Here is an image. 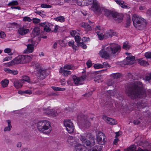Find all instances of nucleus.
<instances>
[{
    "instance_id": "obj_7",
    "label": "nucleus",
    "mask_w": 151,
    "mask_h": 151,
    "mask_svg": "<svg viewBox=\"0 0 151 151\" xmlns=\"http://www.w3.org/2000/svg\"><path fill=\"white\" fill-rule=\"evenodd\" d=\"M64 124L69 133H72L73 132L74 130V127L73 122L70 120H67L64 121Z\"/></svg>"
},
{
    "instance_id": "obj_24",
    "label": "nucleus",
    "mask_w": 151,
    "mask_h": 151,
    "mask_svg": "<svg viewBox=\"0 0 151 151\" xmlns=\"http://www.w3.org/2000/svg\"><path fill=\"white\" fill-rule=\"evenodd\" d=\"M74 41L71 40L68 42V45L70 47H72L74 51L75 52L78 50V47L77 46L74 45Z\"/></svg>"
},
{
    "instance_id": "obj_25",
    "label": "nucleus",
    "mask_w": 151,
    "mask_h": 151,
    "mask_svg": "<svg viewBox=\"0 0 151 151\" xmlns=\"http://www.w3.org/2000/svg\"><path fill=\"white\" fill-rule=\"evenodd\" d=\"M103 10H104V14L109 18L112 17V14L114 12H111L110 11L105 9L104 8Z\"/></svg>"
},
{
    "instance_id": "obj_50",
    "label": "nucleus",
    "mask_w": 151,
    "mask_h": 151,
    "mask_svg": "<svg viewBox=\"0 0 151 151\" xmlns=\"http://www.w3.org/2000/svg\"><path fill=\"white\" fill-rule=\"evenodd\" d=\"M33 22L35 24L38 23L40 22V19L36 18H33L32 19Z\"/></svg>"
},
{
    "instance_id": "obj_12",
    "label": "nucleus",
    "mask_w": 151,
    "mask_h": 151,
    "mask_svg": "<svg viewBox=\"0 0 151 151\" xmlns=\"http://www.w3.org/2000/svg\"><path fill=\"white\" fill-rule=\"evenodd\" d=\"M31 66L33 67L35 71L37 72V73L41 71L43 69L40 64L37 62H34L32 63Z\"/></svg>"
},
{
    "instance_id": "obj_14",
    "label": "nucleus",
    "mask_w": 151,
    "mask_h": 151,
    "mask_svg": "<svg viewBox=\"0 0 151 151\" xmlns=\"http://www.w3.org/2000/svg\"><path fill=\"white\" fill-rule=\"evenodd\" d=\"M92 136H93L91 133H84L80 135V138L81 140L83 143L85 141L88 139V138L90 139L92 138Z\"/></svg>"
},
{
    "instance_id": "obj_43",
    "label": "nucleus",
    "mask_w": 151,
    "mask_h": 151,
    "mask_svg": "<svg viewBox=\"0 0 151 151\" xmlns=\"http://www.w3.org/2000/svg\"><path fill=\"white\" fill-rule=\"evenodd\" d=\"M136 148V146L134 145H133L131 146H130L128 148L129 149L128 150V151H137L135 150V149Z\"/></svg>"
},
{
    "instance_id": "obj_10",
    "label": "nucleus",
    "mask_w": 151,
    "mask_h": 151,
    "mask_svg": "<svg viewBox=\"0 0 151 151\" xmlns=\"http://www.w3.org/2000/svg\"><path fill=\"white\" fill-rule=\"evenodd\" d=\"M81 118L80 122L83 127L88 128L90 126L91 123L88 121L86 116H82Z\"/></svg>"
},
{
    "instance_id": "obj_9",
    "label": "nucleus",
    "mask_w": 151,
    "mask_h": 151,
    "mask_svg": "<svg viewBox=\"0 0 151 151\" xmlns=\"http://www.w3.org/2000/svg\"><path fill=\"white\" fill-rule=\"evenodd\" d=\"M112 17L116 23H119L122 21L123 16L122 14L114 12L112 14Z\"/></svg>"
},
{
    "instance_id": "obj_20",
    "label": "nucleus",
    "mask_w": 151,
    "mask_h": 151,
    "mask_svg": "<svg viewBox=\"0 0 151 151\" xmlns=\"http://www.w3.org/2000/svg\"><path fill=\"white\" fill-rule=\"evenodd\" d=\"M35 44H33V41L32 42L31 44H28L27 45V49L26 50V52L27 53H31L33 52L34 50L33 46H35Z\"/></svg>"
},
{
    "instance_id": "obj_56",
    "label": "nucleus",
    "mask_w": 151,
    "mask_h": 151,
    "mask_svg": "<svg viewBox=\"0 0 151 151\" xmlns=\"http://www.w3.org/2000/svg\"><path fill=\"white\" fill-rule=\"evenodd\" d=\"M86 64L88 68H90L92 65V63L90 60H88Z\"/></svg>"
},
{
    "instance_id": "obj_3",
    "label": "nucleus",
    "mask_w": 151,
    "mask_h": 151,
    "mask_svg": "<svg viewBox=\"0 0 151 151\" xmlns=\"http://www.w3.org/2000/svg\"><path fill=\"white\" fill-rule=\"evenodd\" d=\"M38 131L45 134H49L52 130L50 122L46 120L40 121L37 124Z\"/></svg>"
},
{
    "instance_id": "obj_26",
    "label": "nucleus",
    "mask_w": 151,
    "mask_h": 151,
    "mask_svg": "<svg viewBox=\"0 0 151 151\" xmlns=\"http://www.w3.org/2000/svg\"><path fill=\"white\" fill-rule=\"evenodd\" d=\"M96 138L97 141L100 144L103 145L106 142L105 136H104V137H96Z\"/></svg>"
},
{
    "instance_id": "obj_38",
    "label": "nucleus",
    "mask_w": 151,
    "mask_h": 151,
    "mask_svg": "<svg viewBox=\"0 0 151 151\" xmlns=\"http://www.w3.org/2000/svg\"><path fill=\"white\" fill-rule=\"evenodd\" d=\"M102 147L100 145H96L93 148V151H101Z\"/></svg>"
},
{
    "instance_id": "obj_33",
    "label": "nucleus",
    "mask_w": 151,
    "mask_h": 151,
    "mask_svg": "<svg viewBox=\"0 0 151 151\" xmlns=\"http://www.w3.org/2000/svg\"><path fill=\"white\" fill-rule=\"evenodd\" d=\"M110 76H112L114 79H117L122 76V74L120 73H116L111 74Z\"/></svg>"
},
{
    "instance_id": "obj_61",
    "label": "nucleus",
    "mask_w": 151,
    "mask_h": 151,
    "mask_svg": "<svg viewBox=\"0 0 151 151\" xmlns=\"http://www.w3.org/2000/svg\"><path fill=\"white\" fill-rule=\"evenodd\" d=\"M86 75L85 74V73H84L81 76V77H80L81 79V81L82 82L83 81H84L85 78H86Z\"/></svg>"
},
{
    "instance_id": "obj_62",
    "label": "nucleus",
    "mask_w": 151,
    "mask_h": 151,
    "mask_svg": "<svg viewBox=\"0 0 151 151\" xmlns=\"http://www.w3.org/2000/svg\"><path fill=\"white\" fill-rule=\"evenodd\" d=\"M48 27L49 29H50V31L53 29L54 25L51 23H48Z\"/></svg>"
},
{
    "instance_id": "obj_57",
    "label": "nucleus",
    "mask_w": 151,
    "mask_h": 151,
    "mask_svg": "<svg viewBox=\"0 0 151 151\" xmlns=\"http://www.w3.org/2000/svg\"><path fill=\"white\" fill-rule=\"evenodd\" d=\"M54 29L53 30H52V32H54L55 33H56L58 31V29L59 26L56 25L54 26Z\"/></svg>"
},
{
    "instance_id": "obj_40",
    "label": "nucleus",
    "mask_w": 151,
    "mask_h": 151,
    "mask_svg": "<svg viewBox=\"0 0 151 151\" xmlns=\"http://www.w3.org/2000/svg\"><path fill=\"white\" fill-rule=\"evenodd\" d=\"M96 33L98 35L99 39L100 40H102L104 39H105V37H104V35H103L102 33H100L99 32H97Z\"/></svg>"
},
{
    "instance_id": "obj_34",
    "label": "nucleus",
    "mask_w": 151,
    "mask_h": 151,
    "mask_svg": "<svg viewBox=\"0 0 151 151\" xmlns=\"http://www.w3.org/2000/svg\"><path fill=\"white\" fill-rule=\"evenodd\" d=\"M9 82V81L7 79H5L3 81H2L1 83L3 87L4 88L5 87L8 85Z\"/></svg>"
},
{
    "instance_id": "obj_53",
    "label": "nucleus",
    "mask_w": 151,
    "mask_h": 151,
    "mask_svg": "<svg viewBox=\"0 0 151 151\" xmlns=\"http://www.w3.org/2000/svg\"><path fill=\"white\" fill-rule=\"evenodd\" d=\"M15 64H16L14 59L8 63V66H9Z\"/></svg>"
},
{
    "instance_id": "obj_23",
    "label": "nucleus",
    "mask_w": 151,
    "mask_h": 151,
    "mask_svg": "<svg viewBox=\"0 0 151 151\" xmlns=\"http://www.w3.org/2000/svg\"><path fill=\"white\" fill-rule=\"evenodd\" d=\"M39 24L40 26L44 27V30L45 31L47 32H50V29H49L48 27V23L44 22L40 23Z\"/></svg>"
},
{
    "instance_id": "obj_31",
    "label": "nucleus",
    "mask_w": 151,
    "mask_h": 151,
    "mask_svg": "<svg viewBox=\"0 0 151 151\" xmlns=\"http://www.w3.org/2000/svg\"><path fill=\"white\" fill-rule=\"evenodd\" d=\"M77 4L80 6H85L86 5V3L84 0H76Z\"/></svg>"
},
{
    "instance_id": "obj_60",
    "label": "nucleus",
    "mask_w": 151,
    "mask_h": 151,
    "mask_svg": "<svg viewBox=\"0 0 151 151\" xmlns=\"http://www.w3.org/2000/svg\"><path fill=\"white\" fill-rule=\"evenodd\" d=\"M24 94H32V91L30 90H26L24 91Z\"/></svg>"
},
{
    "instance_id": "obj_58",
    "label": "nucleus",
    "mask_w": 151,
    "mask_h": 151,
    "mask_svg": "<svg viewBox=\"0 0 151 151\" xmlns=\"http://www.w3.org/2000/svg\"><path fill=\"white\" fill-rule=\"evenodd\" d=\"M79 46H81L83 49H86L87 48L86 45L83 42H81Z\"/></svg>"
},
{
    "instance_id": "obj_48",
    "label": "nucleus",
    "mask_w": 151,
    "mask_h": 151,
    "mask_svg": "<svg viewBox=\"0 0 151 151\" xmlns=\"http://www.w3.org/2000/svg\"><path fill=\"white\" fill-rule=\"evenodd\" d=\"M94 67L95 69H99L103 68V65L102 64H96L94 65Z\"/></svg>"
},
{
    "instance_id": "obj_45",
    "label": "nucleus",
    "mask_w": 151,
    "mask_h": 151,
    "mask_svg": "<svg viewBox=\"0 0 151 151\" xmlns=\"http://www.w3.org/2000/svg\"><path fill=\"white\" fill-rule=\"evenodd\" d=\"M19 3L17 1H13L8 4L9 6L18 5Z\"/></svg>"
},
{
    "instance_id": "obj_4",
    "label": "nucleus",
    "mask_w": 151,
    "mask_h": 151,
    "mask_svg": "<svg viewBox=\"0 0 151 151\" xmlns=\"http://www.w3.org/2000/svg\"><path fill=\"white\" fill-rule=\"evenodd\" d=\"M132 20L134 26L138 29L142 30L146 26L145 20L136 14L132 16Z\"/></svg>"
},
{
    "instance_id": "obj_64",
    "label": "nucleus",
    "mask_w": 151,
    "mask_h": 151,
    "mask_svg": "<svg viewBox=\"0 0 151 151\" xmlns=\"http://www.w3.org/2000/svg\"><path fill=\"white\" fill-rule=\"evenodd\" d=\"M131 22V20L130 18H127V27L130 26V24Z\"/></svg>"
},
{
    "instance_id": "obj_11",
    "label": "nucleus",
    "mask_w": 151,
    "mask_h": 151,
    "mask_svg": "<svg viewBox=\"0 0 151 151\" xmlns=\"http://www.w3.org/2000/svg\"><path fill=\"white\" fill-rule=\"evenodd\" d=\"M43 110L44 111V112L49 116H52L54 117L57 114L56 111L55 110L50 109V107L43 109Z\"/></svg>"
},
{
    "instance_id": "obj_55",
    "label": "nucleus",
    "mask_w": 151,
    "mask_h": 151,
    "mask_svg": "<svg viewBox=\"0 0 151 151\" xmlns=\"http://www.w3.org/2000/svg\"><path fill=\"white\" fill-rule=\"evenodd\" d=\"M104 134L102 132L99 131V132L96 137H104Z\"/></svg>"
},
{
    "instance_id": "obj_13",
    "label": "nucleus",
    "mask_w": 151,
    "mask_h": 151,
    "mask_svg": "<svg viewBox=\"0 0 151 151\" xmlns=\"http://www.w3.org/2000/svg\"><path fill=\"white\" fill-rule=\"evenodd\" d=\"M48 75V73L47 71L43 69L41 71L36 74V75L41 80L45 79Z\"/></svg>"
},
{
    "instance_id": "obj_36",
    "label": "nucleus",
    "mask_w": 151,
    "mask_h": 151,
    "mask_svg": "<svg viewBox=\"0 0 151 151\" xmlns=\"http://www.w3.org/2000/svg\"><path fill=\"white\" fill-rule=\"evenodd\" d=\"M64 68L67 69L73 70L75 69L74 66L72 64H66L64 66Z\"/></svg>"
},
{
    "instance_id": "obj_6",
    "label": "nucleus",
    "mask_w": 151,
    "mask_h": 151,
    "mask_svg": "<svg viewBox=\"0 0 151 151\" xmlns=\"http://www.w3.org/2000/svg\"><path fill=\"white\" fill-rule=\"evenodd\" d=\"M32 55H22L14 59L16 64H24L29 62L33 57Z\"/></svg>"
},
{
    "instance_id": "obj_63",
    "label": "nucleus",
    "mask_w": 151,
    "mask_h": 151,
    "mask_svg": "<svg viewBox=\"0 0 151 151\" xmlns=\"http://www.w3.org/2000/svg\"><path fill=\"white\" fill-rule=\"evenodd\" d=\"M6 36V35L3 32L1 31L0 32V37L3 38H4Z\"/></svg>"
},
{
    "instance_id": "obj_47",
    "label": "nucleus",
    "mask_w": 151,
    "mask_h": 151,
    "mask_svg": "<svg viewBox=\"0 0 151 151\" xmlns=\"http://www.w3.org/2000/svg\"><path fill=\"white\" fill-rule=\"evenodd\" d=\"M71 74V72L69 70H65L62 74L63 75L65 76H67L68 75Z\"/></svg>"
},
{
    "instance_id": "obj_15",
    "label": "nucleus",
    "mask_w": 151,
    "mask_h": 151,
    "mask_svg": "<svg viewBox=\"0 0 151 151\" xmlns=\"http://www.w3.org/2000/svg\"><path fill=\"white\" fill-rule=\"evenodd\" d=\"M89 139H90V140H88L87 139L83 143L85 145L91 147L95 144V140L93 136H92V138Z\"/></svg>"
},
{
    "instance_id": "obj_44",
    "label": "nucleus",
    "mask_w": 151,
    "mask_h": 151,
    "mask_svg": "<svg viewBox=\"0 0 151 151\" xmlns=\"http://www.w3.org/2000/svg\"><path fill=\"white\" fill-rule=\"evenodd\" d=\"M21 80H22L23 83H24V81H25L29 83L30 79L29 77L27 76H25L23 77V78Z\"/></svg>"
},
{
    "instance_id": "obj_59",
    "label": "nucleus",
    "mask_w": 151,
    "mask_h": 151,
    "mask_svg": "<svg viewBox=\"0 0 151 151\" xmlns=\"http://www.w3.org/2000/svg\"><path fill=\"white\" fill-rule=\"evenodd\" d=\"M103 65V68H107V67H109V65L108 64L107 62H104L103 63V64L102 65Z\"/></svg>"
},
{
    "instance_id": "obj_39",
    "label": "nucleus",
    "mask_w": 151,
    "mask_h": 151,
    "mask_svg": "<svg viewBox=\"0 0 151 151\" xmlns=\"http://www.w3.org/2000/svg\"><path fill=\"white\" fill-rule=\"evenodd\" d=\"M130 47V46L128 45V43L126 42L124 43L122 47L123 49L127 50L129 49Z\"/></svg>"
},
{
    "instance_id": "obj_16",
    "label": "nucleus",
    "mask_w": 151,
    "mask_h": 151,
    "mask_svg": "<svg viewBox=\"0 0 151 151\" xmlns=\"http://www.w3.org/2000/svg\"><path fill=\"white\" fill-rule=\"evenodd\" d=\"M103 118V119L106 121L107 123L109 124H115L117 123L116 120L112 118L108 117L106 116H104Z\"/></svg>"
},
{
    "instance_id": "obj_1",
    "label": "nucleus",
    "mask_w": 151,
    "mask_h": 151,
    "mask_svg": "<svg viewBox=\"0 0 151 151\" xmlns=\"http://www.w3.org/2000/svg\"><path fill=\"white\" fill-rule=\"evenodd\" d=\"M125 92L130 98L133 100L145 98L147 96L151 97V90L149 89L145 92L142 83L138 81L128 85Z\"/></svg>"
},
{
    "instance_id": "obj_37",
    "label": "nucleus",
    "mask_w": 151,
    "mask_h": 151,
    "mask_svg": "<svg viewBox=\"0 0 151 151\" xmlns=\"http://www.w3.org/2000/svg\"><path fill=\"white\" fill-rule=\"evenodd\" d=\"M75 41L77 43V45L78 47L79 46V44H80V42L81 41V37L79 36H75Z\"/></svg>"
},
{
    "instance_id": "obj_32",
    "label": "nucleus",
    "mask_w": 151,
    "mask_h": 151,
    "mask_svg": "<svg viewBox=\"0 0 151 151\" xmlns=\"http://www.w3.org/2000/svg\"><path fill=\"white\" fill-rule=\"evenodd\" d=\"M4 70L7 73H12L13 75H16L18 73V71L17 70H12L9 69L7 68L5 69Z\"/></svg>"
},
{
    "instance_id": "obj_41",
    "label": "nucleus",
    "mask_w": 151,
    "mask_h": 151,
    "mask_svg": "<svg viewBox=\"0 0 151 151\" xmlns=\"http://www.w3.org/2000/svg\"><path fill=\"white\" fill-rule=\"evenodd\" d=\"M52 88L55 91H64L65 89V88H62L55 86H52Z\"/></svg>"
},
{
    "instance_id": "obj_22",
    "label": "nucleus",
    "mask_w": 151,
    "mask_h": 151,
    "mask_svg": "<svg viewBox=\"0 0 151 151\" xmlns=\"http://www.w3.org/2000/svg\"><path fill=\"white\" fill-rule=\"evenodd\" d=\"M73 79L74 83L76 84L80 85L82 83L81 79L80 77H78L76 76H73Z\"/></svg>"
},
{
    "instance_id": "obj_54",
    "label": "nucleus",
    "mask_w": 151,
    "mask_h": 151,
    "mask_svg": "<svg viewBox=\"0 0 151 151\" xmlns=\"http://www.w3.org/2000/svg\"><path fill=\"white\" fill-rule=\"evenodd\" d=\"M23 20L24 21H28L29 22H30L32 20V19H30V17H24L23 18Z\"/></svg>"
},
{
    "instance_id": "obj_51",
    "label": "nucleus",
    "mask_w": 151,
    "mask_h": 151,
    "mask_svg": "<svg viewBox=\"0 0 151 151\" xmlns=\"http://www.w3.org/2000/svg\"><path fill=\"white\" fill-rule=\"evenodd\" d=\"M115 1L117 4L121 6L123 5V4L124 3V1H123L115 0Z\"/></svg>"
},
{
    "instance_id": "obj_17",
    "label": "nucleus",
    "mask_w": 151,
    "mask_h": 151,
    "mask_svg": "<svg viewBox=\"0 0 151 151\" xmlns=\"http://www.w3.org/2000/svg\"><path fill=\"white\" fill-rule=\"evenodd\" d=\"M29 32V29H27L25 26L21 27L18 30L19 33L21 35H25Z\"/></svg>"
},
{
    "instance_id": "obj_46",
    "label": "nucleus",
    "mask_w": 151,
    "mask_h": 151,
    "mask_svg": "<svg viewBox=\"0 0 151 151\" xmlns=\"http://www.w3.org/2000/svg\"><path fill=\"white\" fill-rule=\"evenodd\" d=\"M35 13L41 16L42 17H43L45 16V14H43V13H44V12H42L40 11H38L37 9H35Z\"/></svg>"
},
{
    "instance_id": "obj_29",
    "label": "nucleus",
    "mask_w": 151,
    "mask_h": 151,
    "mask_svg": "<svg viewBox=\"0 0 151 151\" xmlns=\"http://www.w3.org/2000/svg\"><path fill=\"white\" fill-rule=\"evenodd\" d=\"M40 29L38 27H35L32 30V33L33 35L36 36L38 35L40 33Z\"/></svg>"
},
{
    "instance_id": "obj_52",
    "label": "nucleus",
    "mask_w": 151,
    "mask_h": 151,
    "mask_svg": "<svg viewBox=\"0 0 151 151\" xmlns=\"http://www.w3.org/2000/svg\"><path fill=\"white\" fill-rule=\"evenodd\" d=\"M41 7L43 8H50L51 7V6L45 4H43L41 5Z\"/></svg>"
},
{
    "instance_id": "obj_5",
    "label": "nucleus",
    "mask_w": 151,
    "mask_h": 151,
    "mask_svg": "<svg viewBox=\"0 0 151 151\" xmlns=\"http://www.w3.org/2000/svg\"><path fill=\"white\" fill-rule=\"evenodd\" d=\"M92 3L93 4L90 8V9L97 14H101L102 11L104 9V7L101 6L100 4L97 0H93Z\"/></svg>"
},
{
    "instance_id": "obj_27",
    "label": "nucleus",
    "mask_w": 151,
    "mask_h": 151,
    "mask_svg": "<svg viewBox=\"0 0 151 151\" xmlns=\"http://www.w3.org/2000/svg\"><path fill=\"white\" fill-rule=\"evenodd\" d=\"M75 151H86V148L84 146L78 145L75 147Z\"/></svg>"
},
{
    "instance_id": "obj_8",
    "label": "nucleus",
    "mask_w": 151,
    "mask_h": 151,
    "mask_svg": "<svg viewBox=\"0 0 151 151\" xmlns=\"http://www.w3.org/2000/svg\"><path fill=\"white\" fill-rule=\"evenodd\" d=\"M125 54L129 56L127 57L123 61V63L125 65H129L134 63L135 62V57L131 56V54L130 53L126 52Z\"/></svg>"
},
{
    "instance_id": "obj_35",
    "label": "nucleus",
    "mask_w": 151,
    "mask_h": 151,
    "mask_svg": "<svg viewBox=\"0 0 151 151\" xmlns=\"http://www.w3.org/2000/svg\"><path fill=\"white\" fill-rule=\"evenodd\" d=\"M54 19L57 21H59L60 22H63L65 21V19L63 17L61 16L57 17L54 18Z\"/></svg>"
},
{
    "instance_id": "obj_2",
    "label": "nucleus",
    "mask_w": 151,
    "mask_h": 151,
    "mask_svg": "<svg viewBox=\"0 0 151 151\" xmlns=\"http://www.w3.org/2000/svg\"><path fill=\"white\" fill-rule=\"evenodd\" d=\"M120 50L121 47L119 45L112 43L109 46L102 49L100 51L99 54L101 57L108 59L112 55L119 52Z\"/></svg>"
},
{
    "instance_id": "obj_18",
    "label": "nucleus",
    "mask_w": 151,
    "mask_h": 151,
    "mask_svg": "<svg viewBox=\"0 0 151 151\" xmlns=\"http://www.w3.org/2000/svg\"><path fill=\"white\" fill-rule=\"evenodd\" d=\"M116 32L112 30H109L107 31L106 33L104 34V37L105 39H106L108 38L111 37L113 36H116Z\"/></svg>"
},
{
    "instance_id": "obj_30",
    "label": "nucleus",
    "mask_w": 151,
    "mask_h": 151,
    "mask_svg": "<svg viewBox=\"0 0 151 151\" xmlns=\"http://www.w3.org/2000/svg\"><path fill=\"white\" fill-rule=\"evenodd\" d=\"M138 63L141 65L146 66L149 65L148 62L145 60H140L138 61Z\"/></svg>"
},
{
    "instance_id": "obj_49",
    "label": "nucleus",
    "mask_w": 151,
    "mask_h": 151,
    "mask_svg": "<svg viewBox=\"0 0 151 151\" xmlns=\"http://www.w3.org/2000/svg\"><path fill=\"white\" fill-rule=\"evenodd\" d=\"M145 55L147 58H151V52H147L145 53Z\"/></svg>"
},
{
    "instance_id": "obj_42",
    "label": "nucleus",
    "mask_w": 151,
    "mask_h": 151,
    "mask_svg": "<svg viewBox=\"0 0 151 151\" xmlns=\"http://www.w3.org/2000/svg\"><path fill=\"white\" fill-rule=\"evenodd\" d=\"M146 106L145 104H144L141 102H139L137 103V106L139 108H143L145 107Z\"/></svg>"
},
{
    "instance_id": "obj_28",
    "label": "nucleus",
    "mask_w": 151,
    "mask_h": 151,
    "mask_svg": "<svg viewBox=\"0 0 151 151\" xmlns=\"http://www.w3.org/2000/svg\"><path fill=\"white\" fill-rule=\"evenodd\" d=\"M6 122L8 123V126L4 128V131H9L11 130V129L12 127V126L11 124V121L9 120H7Z\"/></svg>"
},
{
    "instance_id": "obj_21",
    "label": "nucleus",
    "mask_w": 151,
    "mask_h": 151,
    "mask_svg": "<svg viewBox=\"0 0 151 151\" xmlns=\"http://www.w3.org/2000/svg\"><path fill=\"white\" fill-rule=\"evenodd\" d=\"M81 26L85 29L86 31L88 32L91 31L92 29V27L91 26L89 25V24L85 22L82 23Z\"/></svg>"
},
{
    "instance_id": "obj_19",
    "label": "nucleus",
    "mask_w": 151,
    "mask_h": 151,
    "mask_svg": "<svg viewBox=\"0 0 151 151\" xmlns=\"http://www.w3.org/2000/svg\"><path fill=\"white\" fill-rule=\"evenodd\" d=\"M13 82L14 86L17 89L21 88L22 86V80L18 81L17 79H15Z\"/></svg>"
}]
</instances>
